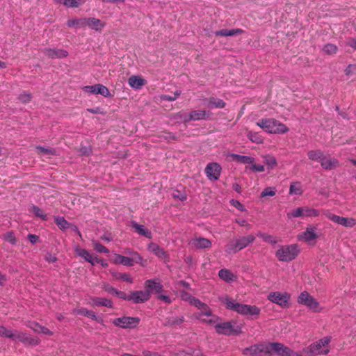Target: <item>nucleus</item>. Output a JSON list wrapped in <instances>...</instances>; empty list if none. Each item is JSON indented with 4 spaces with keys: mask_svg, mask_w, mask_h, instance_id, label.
Masks as SVG:
<instances>
[{
    "mask_svg": "<svg viewBox=\"0 0 356 356\" xmlns=\"http://www.w3.org/2000/svg\"><path fill=\"white\" fill-rule=\"evenodd\" d=\"M86 26L92 30L100 31L105 26V24L99 19L88 17L86 18Z\"/></svg>",
    "mask_w": 356,
    "mask_h": 356,
    "instance_id": "obj_27",
    "label": "nucleus"
},
{
    "mask_svg": "<svg viewBox=\"0 0 356 356\" xmlns=\"http://www.w3.org/2000/svg\"><path fill=\"white\" fill-rule=\"evenodd\" d=\"M275 348L276 355L278 356H304L301 353L295 351L282 343L277 342Z\"/></svg>",
    "mask_w": 356,
    "mask_h": 356,
    "instance_id": "obj_20",
    "label": "nucleus"
},
{
    "mask_svg": "<svg viewBox=\"0 0 356 356\" xmlns=\"http://www.w3.org/2000/svg\"><path fill=\"white\" fill-rule=\"evenodd\" d=\"M307 156L310 160L321 163L325 155L321 150L317 149L309 151Z\"/></svg>",
    "mask_w": 356,
    "mask_h": 356,
    "instance_id": "obj_34",
    "label": "nucleus"
},
{
    "mask_svg": "<svg viewBox=\"0 0 356 356\" xmlns=\"http://www.w3.org/2000/svg\"><path fill=\"white\" fill-rule=\"evenodd\" d=\"M140 321L138 317L122 316L115 318L112 323L121 328L133 329L138 325Z\"/></svg>",
    "mask_w": 356,
    "mask_h": 356,
    "instance_id": "obj_11",
    "label": "nucleus"
},
{
    "mask_svg": "<svg viewBox=\"0 0 356 356\" xmlns=\"http://www.w3.org/2000/svg\"><path fill=\"white\" fill-rule=\"evenodd\" d=\"M325 216L331 221L342 225L346 227H353L356 225V219L353 218H345L337 216L327 211L325 213Z\"/></svg>",
    "mask_w": 356,
    "mask_h": 356,
    "instance_id": "obj_12",
    "label": "nucleus"
},
{
    "mask_svg": "<svg viewBox=\"0 0 356 356\" xmlns=\"http://www.w3.org/2000/svg\"><path fill=\"white\" fill-rule=\"evenodd\" d=\"M118 279H120L123 281L132 283L133 282V278L129 273H120L119 274Z\"/></svg>",
    "mask_w": 356,
    "mask_h": 356,
    "instance_id": "obj_58",
    "label": "nucleus"
},
{
    "mask_svg": "<svg viewBox=\"0 0 356 356\" xmlns=\"http://www.w3.org/2000/svg\"><path fill=\"white\" fill-rule=\"evenodd\" d=\"M31 211L38 218H41L43 220H47V214L44 211L35 205H33L31 207Z\"/></svg>",
    "mask_w": 356,
    "mask_h": 356,
    "instance_id": "obj_44",
    "label": "nucleus"
},
{
    "mask_svg": "<svg viewBox=\"0 0 356 356\" xmlns=\"http://www.w3.org/2000/svg\"><path fill=\"white\" fill-rule=\"evenodd\" d=\"M70 28H84L86 26V18L73 19L67 22Z\"/></svg>",
    "mask_w": 356,
    "mask_h": 356,
    "instance_id": "obj_36",
    "label": "nucleus"
},
{
    "mask_svg": "<svg viewBox=\"0 0 356 356\" xmlns=\"http://www.w3.org/2000/svg\"><path fill=\"white\" fill-rule=\"evenodd\" d=\"M332 337L326 336L311 343L303 349V353L307 356L327 355L330 353V343Z\"/></svg>",
    "mask_w": 356,
    "mask_h": 356,
    "instance_id": "obj_3",
    "label": "nucleus"
},
{
    "mask_svg": "<svg viewBox=\"0 0 356 356\" xmlns=\"http://www.w3.org/2000/svg\"><path fill=\"white\" fill-rule=\"evenodd\" d=\"M83 92L89 94H100L104 97L111 96L109 90L104 85L97 83L93 86H86L82 88Z\"/></svg>",
    "mask_w": 356,
    "mask_h": 356,
    "instance_id": "obj_16",
    "label": "nucleus"
},
{
    "mask_svg": "<svg viewBox=\"0 0 356 356\" xmlns=\"http://www.w3.org/2000/svg\"><path fill=\"white\" fill-rule=\"evenodd\" d=\"M0 337H11L12 335V330L7 329L6 327L3 326H0Z\"/></svg>",
    "mask_w": 356,
    "mask_h": 356,
    "instance_id": "obj_55",
    "label": "nucleus"
},
{
    "mask_svg": "<svg viewBox=\"0 0 356 356\" xmlns=\"http://www.w3.org/2000/svg\"><path fill=\"white\" fill-rule=\"evenodd\" d=\"M320 163L325 170H332L339 166V161L337 159H327L325 156Z\"/></svg>",
    "mask_w": 356,
    "mask_h": 356,
    "instance_id": "obj_31",
    "label": "nucleus"
},
{
    "mask_svg": "<svg viewBox=\"0 0 356 356\" xmlns=\"http://www.w3.org/2000/svg\"><path fill=\"white\" fill-rule=\"evenodd\" d=\"M216 332L226 336L238 335L242 333V325L236 321H227L215 325Z\"/></svg>",
    "mask_w": 356,
    "mask_h": 356,
    "instance_id": "obj_8",
    "label": "nucleus"
},
{
    "mask_svg": "<svg viewBox=\"0 0 356 356\" xmlns=\"http://www.w3.org/2000/svg\"><path fill=\"white\" fill-rule=\"evenodd\" d=\"M128 83L132 88L139 90L147 83V81L140 76L132 75L128 79Z\"/></svg>",
    "mask_w": 356,
    "mask_h": 356,
    "instance_id": "obj_25",
    "label": "nucleus"
},
{
    "mask_svg": "<svg viewBox=\"0 0 356 356\" xmlns=\"http://www.w3.org/2000/svg\"><path fill=\"white\" fill-rule=\"evenodd\" d=\"M59 2L67 8H77L85 3V0H60Z\"/></svg>",
    "mask_w": 356,
    "mask_h": 356,
    "instance_id": "obj_40",
    "label": "nucleus"
},
{
    "mask_svg": "<svg viewBox=\"0 0 356 356\" xmlns=\"http://www.w3.org/2000/svg\"><path fill=\"white\" fill-rule=\"evenodd\" d=\"M254 158L252 156L242 155L240 163L243 164H250V167H246L247 170L248 169L252 172H264L265 170L264 165L254 163Z\"/></svg>",
    "mask_w": 356,
    "mask_h": 356,
    "instance_id": "obj_19",
    "label": "nucleus"
},
{
    "mask_svg": "<svg viewBox=\"0 0 356 356\" xmlns=\"http://www.w3.org/2000/svg\"><path fill=\"white\" fill-rule=\"evenodd\" d=\"M189 245L197 249H205L211 246V241L204 237H196L190 241Z\"/></svg>",
    "mask_w": 356,
    "mask_h": 356,
    "instance_id": "obj_23",
    "label": "nucleus"
},
{
    "mask_svg": "<svg viewBox=\"0 0 356 356\" xmlns=\"http://www.w3.org/2000/svg\"><path fill=\"white\" fill-rule=\"evenodd\" d=\"M184 318L182 316H175V317L169 318L166 322V325H170V326L181 325L184 322Z\"/></svg>",
    "mask_w": 356,
    "mask_h": 356,
    "instance_id": "obj_47",
    "label": "nucleus"
},
{
    "mask_svg": "<svg viewBox=\"0 0 356 356\" xmlns=\"http://www.w3.org/2000/svg\"><path fill=\"white\" fill-rule=\"evenodd\" d=\"M264 159L268 169H273L277 164L276 159L272 155H266Z\"/></svg>",
    "mask_w": 356,
    "mask_h": 356,
    "instance_id": "obj_43",
    "label": "nucleus"
},
{
    "mask_svg": "<svg viewBox=\"0 0 356 356\" xmlns=\"http://www.w3.org/2000/svg\"><path fill=\"white\" fill-rule=\"evenodd\" d=\"M28 239L32 244H35L39 241V236L35 234H30L28 235Z\"/></svg>",
    "mask_w": 356,
    "mask_h": 356,
    "instance_id": "obj_63",
    "label": "nucleus"
},
{
    "mask_svg": "<svg viewBox=\"0 0 356 356\" xmlns=\"http://www.w3.org/2000/svg\"><path fill=\"white\" fill-rule=\"evenodd\" d=\"M149 251L153 252L157 257L161 259H167L168 254L163 249L160 248L156 243H150L147 245Z\"/></svg>",
    "mask_w": 356,
    "mask_h": 356,
    "instance_id": "obj_28",
    "label": "nucleus"
},
{
    "mask_svg": "<svg viewBox=\"0 0 356 356\" xmlns=\"http://www.w3.org/2000/svg\"><path fill=\"white\" fill-rule=\"evenodd\" d=\"M297 302L312 312L319 313L323 311V307L321 306L320 302L307 291H302L298 295Z\"/></svg>",
    "mask_w": 356,
    "mask_h": 356,
    "instance_id": "obj_7",
    "label": "nucleus"
},
{
    "mask_svg": "<svg viewBox=\"0 0 356 356\" xmlns=\"http://www.w3.org/2000/svg\"><path fill=\"white\" fill-rule=\"evenodd\" d=\"M319 214L318 210L309 207H304V217H317Z\"/></svg>",
    "mask_w": 356,
    "mask_h": 356,
    "instance_id": "obj_45",
    "label": "nucleus"
},
{
    "mask_svg": "<svg viewBox=\"0 0 356 356\" xmlns=\"http://www.w3.org/2000/svg\"><path fill=\"white\" fill-rule=\"evenodd\" d=\"M115 264H122L125 266H132L133 259H130L129 257L122 256L118 254H115V259L113 260Z\"/></svg>",
    "mask_w": 356,
    "mask_h": 356,
    "instance_id": "obj_33",
    "label": "nucleus"
},
{
    "mask_svg": "<svg viewBox=\"0 0 356 356\" xmlns=\"http://www.w3.org/2000/svg\"><path fill=\"white\" fill-rule=\"evenodd\" d=\"M130 259H133V263L135 262L137 264H140L143 266H145V264H143L144 260L143 257L137 252H131V258H130Z\"/></svg>",
    "mask_w": 356,
    "mask_h": 356,
    "instance_id": "obj_52",
    "label": "nucleus"
},
{
    "mask_svg": "<svg viewBox=\"0 0 356 356\" xmlns=\"http://www.w3.org/2000/svg\"><path fill=\"white\" fill-rule=\"evenodd\" d=\"M230 203L233 207H236L238 210L241 211H245V207L239 201L233 199L231 200Z\"/></svg>",
    "mask_w": 356,
    "mask_h": 356,
    "instance_id": "obj_59",
    "label": "nucleus"
},
{
    "mask_svg": "<svg viewBox=\"0 0 356 356\" xmlns=\"http://www.w3.org/2000/svg\"><path fill=\"white\" fill-rule=\"evenodd\" d=\"M89 304L92 307H106L108 308H113V302L108 298H100V297H92L90 298V302Z\"/></svg>",
    "mask_w": 356,
    "mask_h": 356,
    "instance_id": "obj_24",
    "label": "nucleus"
},
{
    "mask_svg": "<svg viewBox=\"0 0 356 356\" xmlns=\"http://www.w3.org/2000/svg\"><path fill=\"white\" fill-rule=\"evenodd\" d=\"M102 289L107 293L113 295H115V291H117L118 290L113 287L112 286H111L108 283L106 282L102 284Z\"/></svg>",
    "mask_w": 356,
    "mask_h": 356,
    "instance_id": "obj_54",
    "label": "nucleus"
},
{
    "mask_svg": "<svg viewBox=\"0 0 356 356\" xmlns=\"http://www.w3.org/2000/svg\"><path fill=\"white\" fill-rule=\"evenodd\" d=\"M181 297L182 300L188 301L192 305L193 302V299H197L196 298L192 296L191 295L185 291L181 292Z\"/></svg>",
    "mask_w": 356,
    "mask_h": 356,
    "instance_id": "obj_56",
    "label": "nucleus"
},
{
    "mask_svg": "<svg viewBox=\"0 0 356 356\" xmlns=\"http://www.w3.org/2000/svg\"><path fill=\"white\" fill-rule=\"evenodd\" d=\"M302 193V185L299 181L292 182L290 185L289 194L300 195Z\"/></svg>",
    "mask_w": 356,
    "mask_h": 356,
    "instance_id": "obj_39",
    "label": "nucleus"
},
{
    "mask_svg": "<svg viewBox=\"0 0 356 356\" xmlns=\"http://www.w3.org/2000/svg\"><path fill=\"white\" fill-rule=\"evenodd\" d=\"M12 335L13 337H9L10 339H16L23 343L25 345H33L36 346L38 345L40 343V340L38 338H33L30 334L22 332H14L12 330Z\"/></svg>",
    "mask_w": 356,
    "mask_h": 356,
    "instance_id": "obj_15",
    "label": "nucleus"
},
{
    "mask_svg": "<svg viewBox=\"0 0 356 356\" xmlns=\"http://www.w3.org/2000/svg\"><path fill=\"white\" fill-rule=\"evenodd\" d=\"M43 53L50 58H63L68 56L67 51L63 49L45 48Z\"/></svg>",
    "mask_w": 356,
    "mask_h": 356,
    "instance_id": "obj_21",
    "label": "nucleus"
},
{
    "mask_svg": "<svg viewBox=\"0 0 356 356\" xmlns=\"http://www.w3.org/2000/svg\"><path fill=\"white\" fill-rule=\"evenodd\" d=\"M219 277L226 282H233L236 280L237 277L230 270L223 268L218 272Z\"/></svg>",
    "mask_w": 356,
    "mask_h": 356,
    "instance_id": "obj_29",
    "label": "nucleus"
},
{
    "mask_svg": "<svg viewBox=\"0 0 356 356\" xmlns=\"http://www.w3.org/2000/svg\"><path fill=\"white\" fill-rule=\"evenodd\" d=\"M257 235V236L261 238L264 241L267 242L268 243L275 244L277 243V240L276 239L275 237L267 233L259 232Z\"/></svg>",
    "mask_w": 356,
    "mask_h": 356,
    "instance_id": "obj_42",
    "label": "nucleus"
},
{
    "mask_svg": "<svg viewBox=\"0 0 356 356\" xmlns=\"http://www.w3.org/2000/svg\"><path fill=\"white\" fill-rule=\"evenodd\" d=\"M54 221L58 227L63 231H66L71 227V223L67 221L64 217L56 216Z\"/></svg>",
    "mask_w": 356,
    "mask_h": 356,
    "instance_id": "obj_35",
    "label": "nucleus"
},
{
    "mask_svg": "<svg viewBox=\"0 0 356 356\" xmlns=\"http://www.w3.org/2000/svg\"><path fill=\"white\" fill-rule=\"evenodd\" d=\"M193 305L200 311L195 315L197 319L210 325H213L218 321V317L213 315L211 309L207 304L199 299H193Z\"/></svg>",
    "mask_w": 356,
    "mask_h": 356,
    "instance_id": "obj_5",
    "label": "nucleus"
},
{
    "mask_svg": "<svg viewBox=\"0 0 356 356\" xmlns=\"http://www.w3.org/2000/svg\"><path fill=\"white\" fill-rule=\"evenodd\" d=\"M74 252L77 256L83 258L86 261L91 264L92 266L95 265V257L90 254L87 250L81 248L79 246L76 245L74 247Z\"/></svg>",
    "mask_w": 356,
    "mask_h": 356,
    "instance_id": "obj_26",
    "label": "nucleus"
},
{
    "mask_svg": "<svg viewBox=\"0 0 356 356\" xmlns=\"http://www.w3.org/2000/svg\"><path fill=\"white\" fill-rule=\"evenodd\" d=\"M19 100L23 103H27L29 102H30L31 99V95L29 94V93H23V94H21L19 97H18Z\"/></svg>",
    "mask_w": 356,
    "mask_h": 356,
    "instance_id": "obj_60",
    "label": "nucleus"
},
{
    "mask_svg": "<svg viewBox=\"0 0 356 356\" xmlns=\"http://www.w3.org/2000/svg\"><path fill=\"white\" fill-rule=\"evenodd\" d=\"M323 51L327 54H335L338 51V48L335 44L328 43L324 45Z\"/></svg>",
    "mask_w": 356,
    "mask_h": 356,
    "instance_id": "obj_48",
    "label": "nucleus"
},
{
    "mask_svg": "<svg viewBox=\"0 0 356 356\" xmlns=\"http://www.w3.org/2000/svg\"><path fill=\"white\" fill-rule=\"evenodd\" d=\"M179 115L184 122H189L191 120H205L209 118L210 113L203 110H196L192 111L188 115L181 113H179Z\"/></svg>",
    "mask_w": 356,
    "mask_h": 356,
    "instance_id": "obj_17",
    "label": "nucleus"
},
{
    "mask_svg": "<svg viewBox=\"0 0 356 356\" xmlns=\"http://www.w3.org/2000/svg\"><path fill=\"white\" fill-rule=\"evenodd\" d=\"M289 218L304 217V207H298L287 213Z\"/></svg>",
    "mask_w": 356,
    "mask_h": 356,
    "instance_id": "obj_46",
    "label": "nucleus"
},
{
    "mask_svg": "<svg viewBox=\"0 0 356 356\" xmlns=\"http://www.w3.org/2000/svg\"><path fill=\"white\" fill-rule=\"evenodd\" d=\"M203 354L200 350H191V353H187L184 355V356H202Z\"/></svg>",
    "mask_w": 356,
    "mask_h": 356,
    "instance_id": "obj_64",
    "label": "nucleus"
},
{
    "mask_svg": "<svg viewBox=\"0 0 356 356\" xmlns=\"http://www.w3.org/2000/svg\"><path fill=\"white\" fill-rule=\"evenodd\" d=\"M151 295L149 291H135L131 293V300L136 304L143 303L149 300Z\"/></svg>",
    "mask_w": 356,
    "mask_h": 356,
    "instance_id": "obj_22",
    "label": "nucleus"
},
{
    "mask_svg": "<svg viewBox=\"0 0 356 356\" xmlns=\"http://www.w3.org/2000/svg\"><path fill=\"white\" fill-rule=\"evenodd\" d=\"M316 231L317 228L316 227L308 226L303 232L298 235L297 238L299 241L309 244L315 243L316 240L318 238Z\"/></svg>",
    "mask_w": 356,
    "mask_h": 356,
    "instance_id": "obj_13",
    "label": "nucleus"
},
{
    "mask_svg": "<svg viewBox=\"0 0 356 356\" xmlns=\"http://www.w3.org/2000/svg\"><path fill=\"white\" fill-rule=\"evenodd\" d=\"M115 296H116L119 297L120 298L124 300H128V301L131 300V294L127 295L124 292H123L122 291L117 290V291H115Z\"/></svg>",
    "mask_w": 356,
    "mask_h": 356,
    "instance_id": "obj_57",
    "label": "nucleus"
},
{
    "mask_svg": "<svg viewBox=\"0 0 356 356\" xmlns=\"http://www.w3.org/2000/svg\"><path fill=\"white\" fill-rule=\"evenodd\" d=\"M220 300L225 304L227 309L252 318H257L261 313V309L259 307L236 302L227 296L220 298Z\"/></svg>",
    "mask_w": 356,
    "mask_h": 356,
    "instance_id": "obj_1",
    "label": "nucleus"
},
{
    "mask_svg": "<svg viewBox=\"0 0 356 356\" xmlns=\"http://www.w3.org/2000/svg\"><path fill=\"white\" fill-rule=\"evenodd\" d=\"M257 125L270 134H283L289 131V128L275 118H262L257 122Z\"/></svg>",
    "mask_w": 356,
    "mask_h": 356,
    "instance_id": "obj_4",
    "label": "nucleus"
},
{
    "mask_svg": "<svg viewBox=\"0 0 356 356\" xmlns=\"http://www.w3.org/2000/svg\"><path fill=\"white\" fill-rule=\"evenodd\" d=\"M248 138L256 144H262L264 143L263 137L258 132L249 131L247 134Z\"/></svg>",
    "mask_w": 356,
    "mask_h": 356,
    "instance_id": "obj_38",
    "label": "nucleus"
},
{
    "mask_svg": "<svg viewBox=\"0 0 356 356\" xmlns=\"http://www.w3.org/2000/svg\"><path fill=\"white\" fill-rule=\"evenodd\" d=\"M72 314L88 316L91 319L96 318V314L93 311L88 310L84 307L74 309L72 312Z\"/></svg>",
    "mask_w": 356,
    "mask_h": 356,
    "instance_id": "obj_37",
    "label": "nucleus"
},
{
    "mask_svg": "<svg viewBox=\"0 0 356 356\" xmlns=\"http://www.w3.org/2000/svg\"><path fill=\"white\" fill-rule=\"evenodd\" d=\"M132 227L135 229V231L141 236H143L149 239L152 238V232L145 227L144 225H139L136 222H132Z\"/></svg>",
    "mask_w": 356,
    "mask_h": 356,
    "instance_id": "obj_30",
    "label": "nucleus"
},
{
    "mask_svg": "<svg viewBox=\"0 0 356 356\" xmlns=\"http://www.w3.org/2000/svg\"><path fill=\"white\" fill-rule=\"evenodd\" d=\"M254 240L255 237L252 234L236 238L227 245L225 251L228 254L236 253L250 245Z\"/></svg>",
    "mask_w": 356,
    "mask_h": 356,
    "instance_id": "obj_9",
    "label": "nucleus"
},
{
    "mask_svg": "<svg viewBox=\"0 0 356 356\" xmlns=\"http://www.w3.org/2000/svg\"><path fill=\"white\" fill-rule=\"evenodd\" d=\"M172 196H173L174 198L178 199V200H179L181 201H184V200H186V194L184 193H181L179 191H175L172 193Z\"/></svg>",
    "mask_w": 356,
    "mask_h": 356,
    "instance_id": "obj_61",
    "label": "nucleus"
},
{
    "mask_svg": "<svg viewBox=\"0 0 356 356\" xmlns=\"http://www.w3.org/2000/svg\"><path fill=\"white\" fill-rule=\"evenodd\" d=\"M3 238L12 245H15L17 243V240L13 232H8L6 233L3 236Z\"/></svg>",
    "mask_w": 356,
    "mask_h": 356,
    "instance_id": "obj_51",
    "label": "nucleus"
},
{
    "mask_svg": "<svg viewBox=\"0 0 356 356\" xmlns=\"http://www.w3.org/2000/svg\"><path fill=\"white\" fill-rule=\"evenodd\" d=\"M275 194H276V189H275V188L266 187L261 193L260 197H266V196L273 197V196L275 195Z\"/></svg>",
    "mask_w": 356,
    "mask_h": 356,
    "instance_id": "obj_50",
    "label": "nucleus"
},
{
    "mask_svg": "<svg viewBox=\"0 0 356 356\" xmlns=\"http://www.w3.org/2000/svg\"><path fill=\"white\" fill-rule=\"evenodd\" d=\"M235 222L241 227H245L247 229H250L252 225L243 219H236Z\"/></svg>",
    "mask_w": 356,
    "mask_h": 356,
    "instance_id": "obj_62",
    "label": "nucleus"
},
{
    "mask_svg": "<svg viewBox=\"0 0 356 356\" xmlns=\"http://www.w3.org/2000/svg\"><path fill=\"white\" fill-rule=\"evenodd\" d=\"M267 299L282 308H286L289 306L291 294L286 291H271L268 294Z\"/></svg>",
    "mask_w": 356,
    "mask_h": 356,
    "instance_id": "obj_10",
    "label": "nucleus"
},
{
    "mask_svg": "<svg viewBox=\"0 0 356 356\" xmlns=\"http://www.w3.org/2000/svg\"><path fill=\"white\" fill-rule=\"evenodd\" d=\"M208 106L210 108H222L225 106V102L220 99L210 98L209 99Z\"/></svg>",
    "mask_w": 356,
    "mask_h": 356,
    "instance_id": "obj_41",
    "label": "nucleus"
},
{
    "mask_svg": "<svg viewBox=\"0 0 356 356\" xmlns=\"http://www.w3.org/2000/svg\"><path fill=\"white\" fill-rule=\"evenodd\" d=\"M27 327H29L30 329H31L34 332L40 333V328L42 327V325L35 321H31L27 324Z\"/></svg>",
    "mask_w": 356,
    "mask_h": 356,
    "instance_id": "obj_53",
    "label": "nucleus"
},
{
    "mask_svg": "<svg viewBox=\"0 0 356 356\" xmlns=\"http://www.w3.org/2000/svg\"><path fill=\"white\" fill-rule=\"evenodd\" d=\"M145 287L151 293L159 294L163 291V286L159 278L147 280L145 282Z\"/></svg>",
    "mask_w": 356,
    "mask_h": 356,
    "instance_id": "obj_18",
    "label": "nucleus"
},
{
    "mask_svg": "<svg viewBox=\"0 0 356 356\" xmlns=\"http://www.w3.org/2000/svg\"><path fill=\"white\" fill-rule=\"evenodd\" d=\"M243 33V30L241 29H221L216 31L215 35L217 36H233Z\"/></svg>",
    "mask_w": 356,
    "mask_h": 356,
    "instance_id": "obj_32",
    "label": "nucleus"
},
{
    "mask_svg": "<svg viewBox=\"0 0 356 356\" xmlns=\"http://www.w3.org/2000/svg\"><path fill=\"white\" fill-rule=\"evenodd\" d=\"M92 244H93V247H94L95 250L97 252H98L99 253H106V254L109 252V250H108V248H106L102 244H101L99 242H98L97 241H93Z\"/></svg>",
    "mask_w": 356,
    "mask_h": 356,
    "instance_id": "obj_49",
    "label": "nucleus"
},
{
    "mask_svg": "<svg viewBox=\"0 0 356 356\" xmlns=\"http://www.w3.org/2000/svg\"><path fill=\"white\" fill-rule=\"evenodd\" d=\"M300 253L297 244H290L280 246L276 251L275 256L280 261L289 262L295 259Z\"/></svg>",
    "mask_w": 356,
    "mask_h": 356,
    "instance_id": "obj_6",
    "label": "nucleus"
},
{
    "mask_svg": "<svg viewBox=\"0 0 356 356\" xmlns=\"http://www.w3.org/2000/svg\"><path fill=\"white\" fill-rule=\"evenodd\" d=\"M276 345L277 342L257 343L243 349L242 353L245 356H271L276 355Z\"/></svg>",
    "mask_w": 356,
    "mask_h": 356,
    "instance_id": "obj_2",
    "label": "nucleus"
},
{
    "mask_svg": "<svg viewBox=\"0 0 356 356\" xmlns=\"http://www.w3.org/2000/svg\"><path fill=\"white\" fill-rule=\"evenodd\" d=\"M204 172L209 180L217 181L220 177L222 167L216 162H211L207 165Z\"/></svg>",
    "mask_w": 356,
    "mask_h": 356,
    "instance_id": "obj_14",
    "label": "nucleus"
}]
</instances>
